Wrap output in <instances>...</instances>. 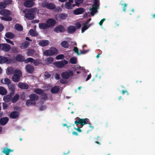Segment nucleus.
<instances>
[{
  "label": "nucleus",
  "mask_w": 155,
  "mask_h": 155,
  "mask_svg": "<svg viewBox=\"0 0 155 155\" xmlns=\"http://www.w3.org/2000/svg\"><path fill=\"white\" fill-rule=\"evenodd\" d=\"M65 31L64 27L61 25L57 26L54 29V31L57 33L63 32Z\"/></svg>",
  "instance_id": "9b49d317"
},
{
  "label": "nucleus",
  "mask_w": 155,
  "mask_h": 155,
  "mask_svg": "<svg viewBox=\"0 0 155 155\" xmlns=\"http://www.w3.org/2000/svg\"><path fill=\"white\" fill-rule=\"evenodd\" d=\"M35 52V51L34 50L32 49H29L27 50V52L26 54L28 56H32L34 54Z\"/></svg>",
  "instance_id": "f704fd0d"
},
{
  "label": "nucleus",
  "mask_w": 155,
  "mask_h": 155,
  "mask_svg": "<svg viewBox=\"0 0 155 155\" xmlns=\"http://www.w3.org/2000/svg\"><path fill=\"white\" fill-rule=\"evenodd\" d=\"M53 58L52 57H49L45 59V62L47 64H51L53 61Z\"/></svg>",
  "instance_id": "a19ab883"
},
{
  "label": "nucleus",
  "mask_w": 155,
  "mask_h": 155,
  "mask_svg": "<svg viewBox=\"0 0 155 155\" xmlns=\"http://www.w3.org/2000/svg\"><path fill=\"white\" fill-rule=\"evenodd\" d=\"M55 77L57 80H59L60 78V75L57 73L56 74Z\"/></svg>",
  "instance_id": "e2e57ef3"
},
{
  "label": "nucleus",
  "mask_w": 155,
  "mask_h": 155,
  "mask_svg": "<svg viewBox=\"0 0 155 155\" xmlns=\"http://www.w3.org/2000/svg\"><path fill=\"white\" fill-rule=\"evenodd\" d=\"M39 27L40 28L43 29H48L49 28V26L47 24L45 23H40L39 24Z\"/></svg>",
  "instance_id": "a878e982"
},
{
  "label": "nucleus",
  "mask_w": 155,
  "mask_h": 155,
  "mask_svg": "<svg viewBox=\"0 0 155 155\" xmlns=\"http://www.w3.org/2000/svg\"><path fill=\"white\" fill-rule=\"evenodd\" d=\"M19 113L17 111H13L11 112L9 115V117L12 119H17L19 116Z\"/></svg>",
  "instance_id": "4468645a"
},
{
  "label": "nucleus",
  "mask_w": 155,
  "mask_h": 155,
  "mask_svg": "<svg viewBox=\"0 0 155 155\" xmlns=\"http://www.w3.org/2000/svg\"><path fill=\"white\" fill-rule=\"evenodd\" d=\"M58 54V51L55 48H51L49 50H45L44 54L46 56H50Z\"/></svg>",
  "instance_id": "39448f33"
},
{
  "label": "nucleus",
  "mask_w": 155,
  "mask_h": 155,
  "mask_svg": "<svg viewBox=\"0 0 155 155\" xmlns=\"http://www.w3.org/2000/svg\"><path fill=\"white\" fill-rule=\"evenodd\" d=\"M42 7L43 8H47L52 10L55 9L56 6L55 5L52 3H48L47 2H44L42 4Z\"/></svg>",
  "instance_id": "0eeeda50"
},
{
  "label": "nucleus",
  "mask_w": 155,
  "mask_h": 155,
  "mask_svg": "<svg viewBox=\"0 0 155 155\" xmlns=\"http://www.w3.org/2000/svg\"><path fill=\"white\" fill-rule=\"evenodd\" d=\"M8 70L7 71V74L8 75H11L13 72V68L12 67L8 68Z\"/></svg>",
  "instance_id": "a18cd8bd"
},
{
  "label": "nucleus",
  "mask_w": 155,
  "mask_h": 155,
  "mask_svg": "<svg viewBox=\"0 0 155 155\" xmlns=\"http://www.w3.org/2000/svg\"><path fill=\"white\" fill-rule=\"evenodd\" d=\"M0 14L3 16L1 18L2 20L8 21L12 20V18L9 16L11 14L9 10L5 9H2L0 11Z\"/></svg>",
  "instance_id": "f257e3e1"
},
{
  "label": "nucleus",
  "mask_w": 155,
  "mask_h": 155,
  "mask_svg": "<svg viewBox=\"0 0 155 155\" xmlns=\"http://www.w3.org/2000/svg\"><path fill=\"white\" fill-rule=\"evenodd\" d=\"M34 92L37 94L41 95L44 93V91L41 88H38L35 89Z\"/></svg>",
  "instance_id": "2f4dec72"
},
{
  "label": "nucleus",
  "mask_w": 155,
  "mask_h": 155,
  "mask_svg": "<svg viewBox=\"0 0 155 155\" xmlns=\"http://www.w3.org/2000/svg\"><path fill=\"white\" fill-rule=\"evenodd\" d=\"M76 31V28L74 26H70L68 28V32L70 34L73 33L75 32Z\"/></svg>",
  "instance_id": "bb28decb"
},
{
  "label": "nucleus",
  "mask_w": 155,
  "mask_h": 155,
  "mask_svg": "<svg viewBox=\"0 0 155 155\" xmlns=\"http://www.w3.org/2000/svg\"><path fill=\"white\" fill-rule=\"evenodd\" d=\"M41 61L39 59L34 60L33 61V63L35 66H38L41 63Z\"/></svg>",
  "instance_id": "c03bdc74"
},
{
  "label": "nucleus",
  "mask_w": 155,
  "mask_h": 155,
  "mask_svg": "<svg viewBox=\"0 0 155 155\" xmlns=\"http://www.w3.org/2000/svg\"><path fill=\"white\" fill-rule=\"evenodd\" d=\"M65 80L66 79H64L63 78L61 79L60 81V83L62 84H65L67 82V81Z\"/></svg>",
  "instance_id": "13d9d810"
},
{
  "label": "nucleus",
  "mask_w": 155,
  "mask_h": 155,
  "mask_svg": "<svg viewBox=\"0 0 155 155\" xmlns=\"http://www.w3.org/2000/svg\"><path fill=\"white\" fill-rule=\"evenodd\" d=\"M64 56L63 54H60L57 56L55 58L57 60H60L64 58Z\"/></svg>",
  "instance_id": "864d4df0"
},
{
  "label": "nucleus",
  "mask_w": 155,
  "mask_h": 155,
  "mask_svg": "<svg viewBox=\"0 0 155 155\" xmlns=\"http://www.w3.org/2000/svg\"><path fill=\"white\" fill-rule=\"evenodd\" d=\"M19 95L18 94H15L12 99V102L13 103L16 102L19 99Z\"/></svg>",
  "instance_id": "58836bf2"
},
{
  "label": "nucleus",
  "mask_w": 155,
  "mask_h": 155,
  "mask_svg": "<svg viewBox=\"0 0 155 155\" xmlns=\"http://www.w3.org/2000/svg\"><path fill=\"white\" fill-rule=\"evenodd\" d=\"M8 86L9 90L10 91V94L13 95L15 90V85L11 83Z\"/></svg>",
  "instance_id": "a211bd4d"
},
{
  "label": "nucleus",
  "mask_w": 155,
  "mask_h": 155,
  "mask_svg": "<svg viewBox=\"0 0 155 155\" xmlns=\"http://www.w3.org/2000/svg\"><path fill=\"white\" fill-rule=\"evenodd\" d=\"M124 2V1H121L120 3V5L122 6H124V7H123V10L124 12H125L126 9V7L127 6V5Z\"/></svg>",
  "instance_id": "8fccbe9b"
},
{
  "label": "nucleus",
  "mask_w": 155,
  "mask_h": 155,
  "mask_svg": "<svg viewBox=\"0 0 155 155\" xmlns=\"http://www.w3.org/2000/svg\"><path fill=\"white\" fill-rule=\"evenodd\" d=\"M25 69L27 73L30 74L32 73L35 70L34 66L29 64H28L26 65Z\"/></svg>",
  "instance_id": "ddd939ff"
},
{
  "label": "nucleus",
  "mask_w": 155,
  "mask_h": 155,
  "mask_svg": "<svg viewBox=\"0 0 155 155\" xmlns=\"http://www.w3.org/2000/svg\"><path fill=\"white\" fill-rule=\"evenodd\" d=\"M5 40L7 43H9L11 45H14V44L13 43V42L12 41H11L9 39L7 38L5 39Z\"/></svg>",
  "instance_id": "bf43d9fd"
},
{
  "label": "nucleus",
  "mask_w": 155,
  "mask_h": 155,
  "mask_svg": "<svg viewBox=\"0 0 155 155\" xmlns=\"http://www.w3.org/2000/svg\"><path fill=\"white\" fill-rule=\"evenodd\" d=\"M13 95L12 94L7 95L3 97L4 101L5 102H8L12 100V96Z\"/></svg>",
  "instance_id": "4be33fe9"
},
{
  "label": "nucleus",
  "mask_w": 155,
  "mask_h": 155,
  "mask_svg": "<svg viewBox=\"0 0 155 155\" xmlns=\"http://www.w3.org/2000/svg\"><path fill=\"white\" fill-rule=\"evenodd\" d=\"M85 11L84 9L80 8L76 9L73 11V13L75 15H78L83 13Z\"/></svg>",
  "instance_id": "f3484780"
},
{
  "label": "nucleus",
  "mask_w": 155,
  "mask_h": 155,
  "mask_svg": "<svg viewBox=\"0 0 155 155\" xmlns=\"http://www.w3.org/2000/svg\"><path fill=\"white\" fill-rule=\"evenodd\" d=\"M7 93V91L4 87H0V94L4 95Z\"/></svg>",
  "instance_id": "4c0bfd02"
},
{
  "label": "nucleus",
  "mask_w": 155,
  "mask_h": 155,
  "mask_svg": "<svg viewBox=\"0 0 155 155\" xmlns=\"http://www.w3.org/2000/svg\"><path fill=\"white\" fill-rule=\"evenodd\" d=\"M59 90L60 89L59 86H56L51 88V92L52 94H56L59 91Z\"/></svg>",
  "instance_id": "393cba45"
},
{
  "label": "nucleus",
  "mask_w": 155,
  "mask_h": 155,
  "mask_svg": "<svg viewBox=\"0 0 155 155\" xmlns=\"http://www.w3.org/2000/svg\"><path fill=\"white\" fill-rule=\"evenodd\" d=\"M89 119L87 118L81 119L79 117L76 119L74 121V124L76 125L80 124L81 126V128L83 126L87 124L89 121Z\"/></svg>",
  "instance_id": "20e7f679"
},
{
  "label": "nucleus",
  "mask_w": 155,
  "mask_h": 155,
  "mask_svg": "<svg viewBox=\"0 0 155 155\" xmlns=\"http://www.w3.org/2000/svg\"><path fill=\"white\" fill-rule=\"evenodd\" d=\"M13 150L11 149L8 148L7 147H5L4 148V150L2 151V152L5 154L6 155H9V153L11 152H12Z\"/></svg>",
  "instance_id": "72a5a7b5"
},
{
  "label": "nucleus",
  "mask_w": 155,
  "mask_h": 155,
  "mask_svg": "<svg viewBox=\"0 0 155 155\" xmlns=\"http://www.w3.org/2000/svg\"><path fill=\"white\" fill-rule=\"evenodd\" d=\"M75 6L74 4L70 3L68 2H66L65 5V8L68 9H71Z\"/></svg>",
  "instance_id": "b1692460"
},
{
  "label": "nucleus",
  "mask_w": 155,
  "mask_h": 155,
  "mask_svg": "<svg viewBox=\"0 0 155 155\" xmlns=\"http://www.w3.org/2000/svg\"><path fill=\"white\" fill-rule=\"evenodd\" d=\"M76 27L78 29L80 28L81 26V25L80 23H77L75 25Z\"/></svg>",
  "instance_id": "680f3d73"
},
{
  "label": "nucleus",
  "mask_w": 155,
  "mask_h": 155,
  "mask_svg": "<svg viewBox=\"0 0 155 155\" xmlns=\"http://www.w3.org/2000/svg\"><path fill=\"white\" fill-rule=\"evenodd\" d=\"M49 43V42L48 40H42L39 41L38 45L42 47L47 46Z\"/></svg>",
  "instance_id": "aec40b11"
},
{
  "label": "nucleus",
  "mask_w": 155,
  "mask_h": 155,
  "mask_svg": "<svg viewBox=\"0 0 155 155\" xmlns=\"http://www.w3.org/2000/svg\"><path fill=\"white\" fill-rule=\"evenodd\" d=\"M73 51L75 53H76L77 54L80 55L79 52L78 51V49L77 47H74L73 49Z\"/></svg>",
  "instance_id": "6e6d98bb"
},
{
  "label": "nucleus",
  "mask_w": 155,
  "mask_h": 155,
  "mask_svg": "<svg viewBox=\"0 0 155 155\" xmlns=\"http://www.w3.org/2000/svg\"><path fill=\"white\" fill-rule=\"evenodd\" d=\"M15 28L16 30L19 31H21L23 30L22 26L19 24H16L15 26Z\"/></svg>",
  "instance_id": "c9c22d12"
},
{
  "label": "nucleus",
  "mask_w": 155,
  "mask_h": 155,
  "mask_svg": "<svg viewBox=\"0 0 155 155\" xmlns=\"http://www.w3.org/2000/svg\"><path fill=\"white\" fill-rule=\"evenodd\" d=\"M46 107H47L46 106L42 105L40 107L39 110L40 111H42L45 110L46 108Z\"/></svg>",
  "instance_id": "052dcab7"
},
{
  "label": "nucleus",
  "mask_w": 155,
  "mask_h": 155,
  "mask_svg": "<svg viewBox=\"0 0 155 155\" xmlns=\"http://www.w3.org/2000/svg\"><path fill=\"white\" fill-rule=\"evenodd\" d=\"M3 107L4 109H6L7 107V104L5 103H3Z\"/></svg>",
  "instance_id": "338daca9"
},
{
  "label": "nucleus",
  "mask_w": 155,
  "mask_h": 155,
  "mask_svg": "<svg viewBox=\"0 0 155 155\" xmlns=\"http://www.w3.org/2000/svg\"><path fill=\"white\" fill-rule=\"evenodd\" d=\"M30 43L26 41L20 44V47L21 49H25L27 48L29 45Z\"/></svg>",
  "instance_id": "412c9836"
},
{
  "label": "nucleus",
  "mask_w": 155,
  "mask_h": 155,
  "mask_svg": "<svg viewBox=\"0 0 155 155\" xmlns=\"http://www.w3.org/2000/svg\"><path fill=\"white\" fill-rule=\"evenodd\" d=\"M89 10L91 11V14L92 16H93L94 14L97 12V10L95 8H90Z\"/></svg>",
  "instance_id": "ea45409f"
},
{
  "label": "nucleus",
  "mask_w": 155,
  "mask_h": 155,
  "mask_svg": "<svg viewBox=\"0 0 155 155\" xmlns=\"http://www.w3.org/2000/svg\"><path fill=\"white\" fill-rule=\"evenodd\" d=\"M29 97L30 98V99L33 101H37L39 99V97L36 94H31L29 95Z\"/></svg>",
  "instance_id": "5701e85b"
},
{
  "label": "nucleus",
  "mask_w": 155,
  "mask_h": 155,
  "mask_svg": "<svg viewBox=\"0 0 155 155\" xmlns=\"http://www.w3.org/2000/svg\"><path fill=\"white\" fill-rule=\"evenodd\" d=\"M34 61V59L31 58H29L24 59V62L26 63H28L29 62H32Z\"/></svg>",
  "instance_id": "49530a36"
},
{
  "label": "nucleus",
  "mask_w": 155,
  "mask_h": 155,
  "mask_svg": "<svg viewBox=\"0 0 155 155\" xmlns=\"http://www.w3.org/2000/svg\"><path fill=\"white\" fill-rule=\"evenodd\" d=\"M12 52L15 53H17L19 52L18 48L15 47H12L11 49Z\"/></svg>",
  "instance_id": "3c124183"
},
{
  "label": "nucleus",
  "mask_w": 155,
  "mask_h": 155,
  "mask_svg": "<svg viewBox=\"0 0 155 155\" xmlns=\"http://www.w3.org/2000/svg\"><path fill=\"white\" fill-rule=\"evenodd\" d=\"M68 64V62L65 60L54 62V64L57 68H62Z\"/></svg>",
  "instance_id": "6e6552de"
},
{
  "label": "nucleus",
  "mask_w": 155,
  "mask_h": 155,
  "mask_svg": "<svg viewBox=\"0 0 155 155\" xmlns=\"http://www.w3.org/2000/svg\"><path fill=\"white\" fill-rule=\"evenodd\" d=\"M4 2L5 4L7 5L11 4L12 2V0H4Z\"/></svg>",
  "instance_id": "5fc2aeb1"
},
{
  "label": "nucleus",
  "mask_w": 155,
  "mask_h": 155,
  "mask_svg": "<svg viewBox=\"0 0 155 155\" xmlns=\"http://www.w3.org/2000/svg\"><path fill=\"white\" fill-rule=\"evenodd\" d=\"M35 0H25L24 5L25 7L30 8L33 7L34 5V1Z\"/></svg>",
  "instance_id": "f8f14e48"
},
{
  "label": "nucleus",
  "mask_w": 155,
  "mask_h": 155,
  "mask_svg": "<svg viewBox=\"0 0 155 155\" xmlns=\"http://www.w3.org/2000/svg\"><path fill=\"white\" fill-rule=\"evenodd\" d=\"M6 6H7L6 4L4 2H0V9H3L5 8Z\"/></svg>",
  "instance_id": "603ef678"
},
{
  "label": "nucleus",
  "mask_w": 155,
  "mask_h": 155,
  "mask_svg": "<svg viewBox=\"0 0 155 155\" xmlns=\"http://www.w3.org/2000/svg\"><path fill=\"white\" fill-rule=\"evenodd\" d=\"M105 20V18H104L102 20H101L99 22V24L101 26L103 24L104 21Z\"/></svg>",
  "instance_id": "69168bd1"
},
{
  "label": "nucleus",
  "mask_w": 155,
  "mask_h": 155,
  "mask_svg": "<svg viewBox=\"0 0 155 155\" xmlns=\"http://www.w3.org/2000/svg\"><path fill=\"white\" fill-rule=\"evenodd\" d=\"M61 45L64 48H68L69 47V45L68 42L64 41L61 42Z\"/></svg>",
  "instance_id": "37998d69"
},
{
  "label": "nucleus",
  "mask_w": 155,
  "mask_h": 155,
  "mask_svg": "<svg viewBox=\"0 0 155 155\" xmlns=\"http://www.w3.org/2000/svg\"><path fill=\"white\" fill-rule=\"evenodd\" d=\"M8 58L0 56V63H3L8 61Z\"/></svg>",
  "instance_id": "7c9ffc66"
},
{
  "label": "nucleus",
  "mask_w": 155,
  "mask_h": 155,
  "mask_svg": "<svg viewBox=\"0 0 155 155\" xmlns=\"http://www.w3.org/2000/svg\"><path fill=\"white\" fill-rule=\"evenodd\" d=\"M21 97L22 100H24L25 98V93H22L21 94Z\"/></svg>",
  "instance_id": "0e129e2a"
},
{
  "label": "nucleus",
  "mask_w": 155,
  "mask_h": 155,
  "mask_svg": "<svg viewBox=\"0 0 155 155\" xmlns=\"http://www.w3.org/2000/svg\"><path fill=\"white\" fill-rule=\"evenodd\" d=\"M9 120L8 118L7 117H3L0 118V125L1 126L5 125Z\"/></svg>",
  "instance_id": "dca6fc26"
},
{
  "label": "nucleus",
  "mask_w": 155,
  "mask_h": 155,
  "mask_svg": "<svg viewBox=\"0 0 155 155\" xmlns=\"http://www.w3.org/2000/svg\"><path fill=\"white\" fill-rule=\"evenodd\" d=\"M68 16L67 14L64 13H60L55 15L54 18L57 21H61V20H64Z\"/></svg>",
  "instance_id": "1a4fd4ad"
},
{
  "label": "nucleus",
  "mask_w": 155,
  "mask_h": 155,
  "mask_svg": "<svg viewBox=\"0 0 155 155\" xmlns=\"http://www.w3.org/2000/svg\"><path fill=\"white\" fill-rule=\"evenodd\" d=\"M26 104L28 107H29L31 105H35L36 104V102L33 101L30 99L26 101Z\"/></svg>",
  "instance_id": "e433bc0d"
},
{
  "label": "nucleus",
  "mask_w": 155,
  "mask_h": 155,
  "mask_svg": "<svg viewBox=\"0 0 155 155\" xmlns=\"http://www.w3.org/2000/svg\"><path fill=\"white\" fill-rule=\"evenodd\" d=\"M87 24L84 23L83 24V26L81 29V32L83 33L89 27V26H87Z\"/></svg>",
  "instance_id": "de8ad7c7"
},
{
  "label": "nucleus",
  "mask_w": 155,
  "mask_h": 155,
  "mask_svg": "<svg viewBox=\"0 0 155 155\" xmlns=\"http://www.w3.org/2000/svg\"><path fill=\"white\" fill-rule=\"evenodd\" d=\"M1 50L5 52H8L11 49V47L10 45L7 44H1Z\"/></svg>",
  "instance_id": "9d476101"
},
{
  "label": "nucleus",
  "mask_w": 155,
  "mask_h": 155,
  "mask_svg": "<svg viewBox=\"0 0 155 155\" xmlns=\"http://www.w3.org/2000/svg\"><path fill=\"white\" fill-rule=\"evenodd\" d=\"M18 86L21 89H27L29 87V86L27 84L21 82H20L18 83Z\"/></svg>",
  "instance_id": "6ab92c4d"
},
{
  "label": "nucleus",
  "mask_w": 155,
  "mask_h": 155,
  "mask_svg": "<svg viewBox=\"0 0 155 155\" xmlns=\"http://www.w3.org/2000/svg\"><path fill=\"white\" fill-rule=\"evenodd\" d=\"M56 21L52 18H49L46 21V23L49 26V28L54 26L56 24Z\"/></svg>",
  "instance_id": "2eb2a0df"
},
{
  "label": "nucleus",
  "mask_w": 155,
  "mask_h": 155,
  "mask_svg": "<svg viewBox=\"0 0 155 155\" xmlns=\"http://www.w3.org/2000/svg\"><path fill=\"white\" fill-rule=\"evenodd\" d=\"M73 72L70 70L62 72L61 74V75L62 78L66 80L68 79L70 77L73 76Z\"/></svg>",
  "instance_id": "423d86ee"
},
{
  "label": "nucleus",
  "mask_w": 155,
  "mask_h": 155,
  "mask_svg": "<svg viewBox=\"0 0 155 155\" xmlns=\"http://www.w3.org/2000/svg\"><path fill=\"white\" fill-rule=\"evenodd\" d=\"M45 76L47 78H49L51 77V75L50 74L47 73H45Z\"/></svg>",
  "instance_id": "774afa93"
},
{
  "label": "nucleus",
  "mask_w": 155,
  "mask_h": 155,
  "mask_svg": "<svg viewBox=\"0 0 155 155\" xmlns=\"http://www.w3.org/2000/svg\"><path fill=\"white\" fill-rule=\"evenodd\" d=\"M14 74L12 77V80L15 82H18L20 80V78L22 76L21 71L19 70L15 69L14 72Z\"/></svg>",
  "instance_id": "7ed1b4c3"
},
{
  "label": "nucleus",
  "mask_w": 155,
  "mask_h": 155,
  "mask_svg": "<svg viewBox=\"0 0 155 155\" xmlns=\"http://www.w3.org/2000/svg\"><path fill=\"white\" fill-rule=\"evenodd\" d=\"M15 59L19 62L24 61V60L23 56L20 54L17 55L15 57Z\"/></svg>",
  "instance_id": "c756f323"
},
{
  "label": "nucleus",
  "mask_w": 155,
  "mask_h": 155,
  "mask_svg": "<svg viewBox=\"0 0 155 155\" xmlns=\"http://www.w3.org/2000/svg\"><path fill=\"white\" fill-rule=\"evenodd\" d=\"M34 12L33 8H31L30 9H26L24 10L23 12L25 14V16L27 19L32 20L35 18V15L32 13Z\"/></svg>",
  "instance_id": "f03ea898"
},
{
  "label": "nucleus",
  "mask_w": 155,
  "mask_h": 155,
  "mask_svg": "<svg viewBox=\"0 0 155 155\" xmlns=\"http://www.w3.org/2000/svg\"><path fill=\"white\" fill-rule=\"evenodd\" d=\"M1 82L2 83L6 84L8 85L11 83L10 80L8 78H5L4 79H2L1 80Z\"/></svg>",
  "instance_id": "473e14b6"
},
{
  "label": "nucleus",
  "mask_w": 155,
  "mask_h": 155,
  "mask_svg": "<svg viewBox=\"0 0 155 155\" xmlns=\"http://www.w3.org/2000/svg\"><path fill=\"white\" fill-rule=\"evenodd\" d=\"M83 2V0H75V6H79V5L82 3Z\"/></svg>",
  "instance_id": "09e8293b"
},
{
  "label": "nucleus",
  "mask_w": 155,
  "mask_h": 155,
  "mask_svg": "<svg viewBox=\"0 0 155 155\" xmlns=\"http://www.w3.org/2000/svg\"><path fill=\"white\" fill-rule=\"evenodd\" d=\"M88 51V50H84L83 51H80L79 52V53L80 54V55L81 54H84L87 52Z\"/></svg>",
  "instance_id": "4d7b16f0"
},
{
  "label": "nucleus",
  "mask_w": 155,
  "mask_h": 155,
  "mask_svg": "<svg viewBox=\"0 0 155 155\" xmlns=\"http://www.w3.org/2000/svg\"><path fill=\"white\" fill-rule=\"evenodd\" d=\"M5 36L7 38L12 39L15 37V35L12 32H8L5 33Z\"/></svg>",
  "instance_id": "cd10ccee"
},
{
  "label": "nucleus",
  "mask_w": 155,
  "mask_h": 155,
  "mask_svg": "<svg viewBox=\"0 0 155 155\" xmlns=\"http://www.w3.org/2000/svg\"><path fill=\"white\" fill-rule=\"evenodd\" d=\"M29 33L31 36L33 37H36L38 35V33L35 29H31L29 30Z\"/></svg>",
  "instance_id": "c85d7f7f"
},
{
  "label": "nucleus",
  "mask_w": 155,
  "mask_h": 155,
  "mask_svg": "<svg viewBox=\"0 0 155 155\" xmlns=\"http://www.w3.org/2000/svg\"><path fill=\"white\" fill-rule=\"evenodd\" d=\"M70 62L71 64H76L77 62V59L75 57H72L70 60Z\"/></svg>",
  "instance_id": "79ce46f5"
}]
</instances>
